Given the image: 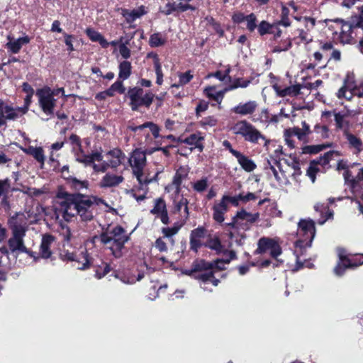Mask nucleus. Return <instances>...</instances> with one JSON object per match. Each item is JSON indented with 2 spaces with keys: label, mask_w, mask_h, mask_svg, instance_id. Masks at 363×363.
<instances>
[{
  "label": "nucleus",
  "mask_w": 363,
  "mask_h": 363,
  "mask_svg": "<svg viewBox=\"0 0 363 363\" xmlns=\"http://www.w3.org/2000/svg\"><path fill=\"white\" fill-rule=\"evenodd\" d=\"M125 160L124 153L117 148H114L102 154V150H96L90 155L77 154L76 160L84 164L86 167L90 166L95 172H105L108 168L116 169L120 166Z\"/></svg>",
  "instance_id": "f257e3e1"
},
{
  "label": "nucleus",
  "mask_w": 363,
  "mask_h": 363,
  "mask_svg": "<svg viewBox=\"0 0 363 363\" xmlns=\"http://www.w3.org/2000/svg\"><path fill=\"white\" fill-rule=\"evenodd\" d=\"M99 240L106 250L115 258H121L126 252L125 244L130 240L125 230L121 225L108 227L99 236H94L92 242Z\"/></svg>",
  "instance_id": "f03ea898"
},
{
  "label": "nucleus",
  "mask_w": 363,
  "mask_h": 363,
  "mask_svg": "<svg viewBox=\"0 0 363 363\" xmlns=\"http://www.w3.org/2000/svg\"><path fill=\"white\" fill-rule=\"evenodd\" d=\"M259 218V213H251L241 209L233 217L231 222L223 224V229L228 232L230 239L241 246L247 238L245 231L250 230Z\"/></svg>",
  "instance_id": "7ed1b4c3"
},
{
  "label": "nucleus",
  "mask_w": 363,
  "mask_h": 363,
  "mask_svg": "<svg viewBox=\"0 0 363 363\" xmlns=\"http://www.w3.org/2000/svg\"><path fill=\"white\" fill-rule=\"evenodd\" d=\"M26 220V216L22 213H17L11 218L9 223L12 235L8 240V245L12 254L26 253L36 261L38 257H35V252L28 250L24 245L23 238L28 226Z\"/></svg>",
  "instance_id": "20e7f679"
},
{
  "label": "nucleus",
  "mask_w": 363,
  "mask_h": 363,
  "mask_svg": "<svg viewBox=\"0 0 363 363\" xmlns=\"http://www.w3.org/2000/svg\"><path fill=\"white\" fill-rule=\"evenodd\" d=\"M211 264L204 259L195 260L189 269H182L181 274L187 275L197 279L201 283V287L205 291H211L206 284L211 283L214 286L218 285L220 281L216 279L211 272H205V270L211 267Z\"/></svg>",
  "instance_id": "39448f33"
},
{
  "label": "nucleus",
  "mask_w": 363,
  "mask_h": 363,
  "mask_svg": "<svg viewBox=\"0 0 363 363\" xmlns=\"http://www.w3.org/2000/svg\"><path fill=\"white\" fill-rule=\"evenodd\" d=\"M315 228L314 222L312 220H301L298 223L297 234L300 239L295 242L294 252L296 256V268L298 270L303 267L301 263L299 255L302 254V250L309 247L315 237Z\"/></svg>",
  "instance_id": "423d86ee"
},
{
  "label": "nucleus",
  "mask_w": 363,
  "mask_h": 363,
  "mask_svg": "<svg viewBox=\"0 0 363 363\" xmlns=\"http://www.w3.org/2000/svg\"><path fill=\"white\" fill-rule=\"evenodd\" d=\"M128 163L132 169L133 174L137 179L141 189L155 180L148 177L146 169V154L144 151L140 149L133 150L128 158Z\"/></svg>",
  "instance_id": "0eeeda50"
},
{
  "label": "nucleus",
  "mask_w": 363,
  "mask_h": 363,
  "mask_svg": "<svg viewBox=\"0 0 363 363\" xmlns=\"http://www.w3.org/2000/svg\"><path fill=\"white\" fill-rule=\"evenodd\" d=\"M76 206L77 208V215L84 221H89L94 218V213L96 210V206L102 203L101 199L78 194L75 196Z\"/></svg>",
  "instance_id": "6e6552de"
},
{
  "label": "nucleus",
  "mask_w": 363,
  "mask_h": 363,
  "mask_svg": "<svg viewBox=\"0 0 363 363\" xmlns=\"http://www.w3.org/2000/svg\"><path fill=\"white\" fill-rule=\"evenodd\" d=\"M235 135H241L246 141L252 143H258L259 140L264 142L267 147L269 143L261 133L250 123L245 120L238 121L231 128Z\"/></svg>",
  "instance_id": "1a4fd4ad"
},
{
  "label": "nucleus",
  "mask_w": 363,
  "mask_h": 363,
  "mask_svg": "<svg viewBox=\"0 0 363 363\" xmlns=\"http://www.w3.org/2000/svg\"><path fill=\"white\" fill-rule=\"evenodd\" d=\"M128 96L133 111H137L140 106L149 107L153 101L154 94L151 91L145 92L140 87H133L128 90Z\"/></svg>",
  "instance_id": "9d476101"
},
{
  "label": "nucleus",
  "mask_w": 363,
  "mask_h": 363,
  "mask_svg": "<svg viewBox=\"0 0 363 363\" xmlns=\"http://www.w3.org/2000/svg\"><path fill=\"white\" fill-rule=\"evenodd\" d=\"M75 196L67 197L56 203L55 209L57 218L62 217L65 221H70L77 215Z\"/></svg>",
  "instance_id": "9b49d317"
},
{
  "label": "nucleus",
  "mask_w": 363,
  "mask_h": 363,
  "mask_svg": "<svg viewBox=\"0 0 363 363\" xmlns=\"http://www.w3.org/2000/svg\"><path fill=\"white\" fill-rule=\"evenodd\" d=\"M346 183L349 184L352 193L356 197H360L361 200L356 201L355 203L361 213L363 214V169H361L355 179L348 170L344 173Z\"/></svg>",
  "instance_id": "f8f14e48"
},
{
  "label": "nucleus",
  "mask_w": 363,
  "mask_h": 363,
  "mask_svg": "<svg viewBox=\"0 0 363 363\" xmlns=\"http://www.w3.org/2000/svg\"><path fill=\"white\" fill-rule=\"evenodd\" d=\"M52 89L48 86L39 89L36 91L38 104L46 115H52L56 105V99L52 96Z\"/></svg>",
  "instance_id": "ddd939ff"
},
{
  "label": "nucleus",
  "mask_w": 363,
  "mask_h": 363,
  "mask_svg": "<svg viewBox=\"0 0 363 363\" xmlns=\"http://www.w3.org/2000/svg\"><path fill=\"white\" fill-rule=\"evenodd\" d=\"M27 112V107L13 108L0 99V127L6 121H14Z\"/></svg>",
  "instance_id": "4468645a"
},
{
  "label": "nucleus",
  "mask_w": 363,
  "mask_h": 363,
  "mask_svg": "<svg viewBox=\"0 0 363 363\" xmlns=\"http://www.w3.org/2000/svg\"><path fill=\"white\" fill-rule=\"evenodd\" d=\"M267 251H269L270 255L275 258L281 253V247L275 239L267 237L261 238L258 240L257 248L255 253L263 254Z\"/></svg>",
  "instance_id": "2eb2a0df"
},
{
  "label": "nucleus",
  "mask_w": 363,
  "mask_h": 363,
  "mask_svg": "<svg viewBox=\"0 0 363 363\" xmlns=\"http://www.w3.org/2000/svg\"><path fill=\"white\" fill-rule=\"evenodd\" d=\"M269 77L272 79L271 81L272 86L276 94L279 97H286V96H296L299 94L301 87L299 85H292L285 88H281L280 85H279L276 82V77L273 75V74H269Z\"/></svg>",
  "instance_id": "dca6fc26"
},
{
  "label": "nucleus",
  "mask_w": 363,
  "mask_h": 363,
  "mask_svg": "<svg viewBox=\"0 0 363 363\" xmlns=\"http://www.w3.org/2000/svg\"><path fill=\"white\" fill-rule=\"evenodd\" d=\"M204 140V135L201 132H196L190 135L182 138L179 137L178 141L181 143H184L190 146L189 151L192 152L195 149H198L199 152L203 150V141Z\"/></svg>",
  "instance_id": "f3484780"
},
{
  "label": "nucleus",
  "mask_w": 363,
  "mask_h": 363,
  "mask_svg": "<svg viewBox=\"0 0 363 363\" xmlns=\"http://www.w3.org/2000/svg\"><path fill=\"white\" fill-rule=\"evenodd\" d=\"M147 13L148 10L147 7L143 5L133 10L124 9L121 11L122 16L125 18V21L129 24H132L135 20L140 18ZM130 28H134L135 26L130 25Z\"/></svg>",
  "instance_id": "a211bd4d"
},
{
  "label": "nucleus",
  "mask_w": 363,
  "mask_h": 363,
  "mask_svg": "<svg viewBox=\"0 0 363 363\" xmlns=\"http://www.w3.org/2000/svg\"><path fill=\"white\" fill-rule=\"evenodd\" d=\"M55 241V238L51 235H44L42 238L41 243L40 245V250L38 255L35 253V257H38V261L40 258L48 259L52 256L51 246Z\"/></svg>",
  "instance_id": "6ab92c4d"
},
{
  "label": "nucleus",
  "mask_w": 363,
  "mask_h": 363,
  "mask_svg": "<svg viewBox=\"0 0 363 363\" xmlns=\"http://www.w3.org/2000/svg\"><path fill=\"white\" fill-rule=\"evenodd\" d=\"M357 31L352 28V25L348 22H344L337 37H333L335 40H339L343 44L352 43L354 39V34Z\"/></svg>",
  "instance_id": "aec40b11"
},
{
  "label": "nucleus",
  "mask_w": 363,
  "mask_h": 363,
  "mask_svg": "<svg viewBox=\"0 0 363 363\" xmlns=\"http://www.w3.org/2000/svg\"><path fill=\"white\" fill-rule=\"evenodd\" d=\"M228 204L221 198L219 201H216L213 206V218L219 223H223L225 220L224 215L228 212Z\"/></svg>",
  "instance_id": "412c9836"
},
{
  "label": "nucleus",
  "mask_w": 363,
  "mask_h": 363,
  "mask_svg": "<svg viewBox=\"0 0 363 363\" xmlns=\"http://www.w3.org/2000/svg\"><path fill=\"white\" fill-rule=\"evenodd\" d=\"M150 213L160 217L161 221L164 224H167L169 222V217L166 208V203L164 201L161 199H157L155 201V206L150 211Z\"/></svg>",
  "instance_id": "4be33fe9"
},
{
  "label": "nucleus",
  "mask_w": 363,
  "mask_h": 363,
  "mask_svg": "<svg viewBox=\"0 0 363 363\" xmlns=\"http://www.w3.org/2000/svg\"><path fill=\"white\" fill-rule=\"evenodd\" d=\"M124 181L122 175H116L111 173L106 174L100 182V186L103 188L114 187Z\"/></svg>",
  "instance_id": "5701e85b"
},
{
  "label": "nucleus",
  "mask_w": 363,
  "mask_h": 363,
  "mask_svg": "<svg viewBox=\"0 0 363 363\" xmlns=\"http://www.w3.org/2000/svg\"><path fill=\"white\" fill-rule=\"evenodd\" d=\"M257 107V104L255 101H249L246 103H240L238 106L233 108L232 111L236 114L246 116L252 114Z\"/></svg>",
  "instance_id": "b1692460"
},
{
  "label": "nucleus",
  "mask_w": 363,
  "mask_h": 363,
  "mask_svg": "<svg viewBox=\"0 0 363 363\" xmlns=\"http://www.w3.org/2000/svg\"><path fill=\"white\" fill-rule=\"evenodd\" d=\"M345 138L349 148L354 154L358 155L363 151V143L360 138L350 133H346Z\"/></svg>",
  "instance_id": "393cba45"
},
{
  "label": "nucleus",
  "mask_w": 363,
  "mask_h": 363,
  "mask_svg": "<svg viewBox=\"0 0 363 363\" xmlns=\"http://www.w3.org/2000/svg\"><path fill=\"white\" fill-rule=\"evenodd\" d=\"M346 87L354 91V95L363 98V82L357 84L354 79L353 74H347L346 77Z\"/></svg>",
  "instance_id": "a878e982"
},
{
  "label": "nucleus",
  "mask_w": 363,
  "mask_h": 363,
  "mask_svg": "<svg viewBox=\"0 0 363 363\" xmlns=\"http://www.w3.org/2000/svg\"><path fill=\"white\" fill-rule=\"evenodd\" d=\"M235 157H236L238 162L241 166V167L247 172L254 171L257 167V165L253 162V160L246 157L240 152L237 154Z\"/></svg>",
  "instance_id": "bb28decb"
},
{
  "label": "nucleus",
  "mask_w": 363,
  "mask_h": 363,
  "mask_svg": "<svg viewBox=\"0 0 363 363\" xmlns=\"http://www.w3.org/2000/svg\"><path fill=\"white\" fill-rule=\"evenodd\" d=\"M314 209L315 211L320 212L321 216L323 217L322 219H319L318 220V223L320 225H323L327 220L333 218V211L330 210L328 205L324 203H316L314 206Z\"/></svg>",
  "instance_id": "cd10ccee"
},
{
  "label": "nucleus",
  "mask_w": 363,
  "mask_h": 363,
  "mask_svg": "<svg viewBox=\"0 0 363 363\" xmlns=\"http://www.w3.org/2000/svg\"><path fill=\"white\" fill-rule=\"evenodd\" d=\"M187 169L183 167H179L177 170L172 180V186L174 187L176 193L178 194L180 191V186L183 180L187 177Z\"/></svg>",
  "instance_id": "c85d7f7f"
},
{
  "label": "nucleus",
  "mask_w": 363,
  "mask_h": 363,
  "mask_svg": "<svg viewBox=\"0 0 363 363\" xmlns=\"http://www.w3.org/2000/svg\"><path fill=\"white\" fill-rule=\"evenodd\" d=\"M229 258L227 259H217L214 262H208V264H211V267L206 269L205 270V272H211L213 274V269H225V265L228 264L230 260L235 258V252L234 251H230L228 253Z\"/></svg>",
  "instance_id": "c756f323"
},
{
  "label": "nucleus",
  "mask_w": 363,
  "mask_h": 363,
  "mask_svg": "<svg viewBox=\"0 0 363 363\" xmlns=\"http://www.w3.org/2000/svg\"><path fill=\"white\" fill-rule=\"evenodd\" d=\"M29 42L30 38L28 36H23L16 40H10L7 43L6 46L13 53H18L22 46L29 43Z\"/></svg>",
  "instance_id": "7c9ffc66"
},
{
  "label": "nucleus",
  "mask_w": 363,
  "mask_h": 363,
  "mask_svg": "<svg viewBox=\"0 0 363 363\" xmlns=\"http://www.w3.org/2000/svg\"><path fill=\"white\" fill-rule=\"evenodd\" d=\"M204 93L207 97H208L210 99L214 100L218 104H221L224 97L223 91H216V86H214L205 88Z\"/></svg>",
  "instance_id": "2f4dec72"
},
{
  "label": "nucleus",
  "mask_w": 363,
  "mask_h": 363,
  "mask_svg": "<svg viewBox=\"0 0 363 363\" xmlns=\"http://www.w3.org/2000/svg\"><path fill=\"white\" fill-rule=\"evenodd\" d=\"M67 183L72 189L76 191L86 189L89 186V183L86 180H79L71 176L67 178Z\"/></svg>",
  "instance_id": "473e14b6"
},
{
  "label": "nucleus",
  "mask_w": 363,
  "mask_h": 363,
  "mask_svg": "<svg viewBox=\"0 0 363 363\" xmlns=\"http://www.w3.org/2000/svg\"><path fill=\"white\" fill-rule=\"evenodd\" d=\"M189 201L186 198L182 196L178 201L174 200L175 210L181 213L182 217L187 219L189 217Z\"/></svg>",
  "instance_id": "72a5a7b5"
},
{
  "label": "nucleus",
  "mask_w": 363,
  "mask_h": 363,
  "mask_svg": "<svg viewBox=\"0 0 363 363\" xmlns=\"http://www.w3.org/2000/svg\"><path fill=\"white\" fill-rule=\"evenodd\" d=\"M277 167L278 169L269 164L270 172H269V174L271 175L272 174L279 184H286L288 181L284 173L280 169L279 163H277Z\"/></svg>",
  "instance_id": "f704fd0d"
},
{
  "label": "nucleus",
  "mask_w": 363,
  "mask_h": 363,
  "mask_svg": "<svg viewBox=\"0 0 363 363\" xmlns=\"http://www.w3.org/2000/svg\"><path fill=\"white\" fill-rule=\"evenodd\" d=\"M324 22L326 26L332 32L333 37H337L339 32L341 29L343 21L339 18L336 19H325Z\"/></svg>",
  "instance_id": "c9c22d12"
},
{
  "label": "nucleus",
  "mask_w": 363,
  "mask_h": 363,
  "mask_svg": "<svg viewBox=\"0 0 363 363\" xmlns=\"http://www.w3.org/2000/svg\"><path fill=\"white\" fill-rule=\"evenodd\" d=\"M182 225V223L177 222L172 227L163 228L162 229V233H163L164 236L169 239L170 242L173 244L174 240L172 239V236L179 232Z\"/></svg>",
  "instance_id": "e433bc0d"
},
{
  "label": "nucleus",
  "mask_w": 363,
  "mask_h": 363,
  "mask_svg": "<svg viewBox=\"0 0 363 363\" xmlns=\"http://www.w3.org/2000/svg\"><path fill=\"white\" fill-rule=\"evenodd\" d=\"M118 77L122 80L127 79L131 74V63L127 60H124L119 64Z\"/></svg>",
  "instance_id": "4c0bfd02"
},
{
  "label": "nucleus",
  "mask_w": 363,
  "mask_h": 363,
  "mask_svg": "<svg viewBox=\"0 0 363 363\" xmlns=\"http://www.w3.org/2000/svg\"><path fill=\"white\" fill-rule=\"evenodd\" d=\"M193 189L197 193L204 192L208 186V180L207 177H203L201 179L191 182Z\"/></svg>",
  "instance_id": "58836bf2"
},
{
  "label": "nucleus",
  "mask_w": 363,
  "mask_h": 363,
  "mask_svg": "<svg viewBox=\"0 0 363 363\" xmlns=\"http://www.w3.org/2000/svg\"><path fill=\"white\" fill-rule=\"evenodd\" d=\"M350 24L352 25V28L356 31L360 30L363 32V6L360 8V14L359 16H353Z\"/></svg>",
  "instance_id": "ea45409f"
},
{
  "label": "nucleus",
  "mask_w": 363,
  "mask_h": 363,
  "mask_svg": "<svg viewBox=\"0 0 363 363\" xmlns=\"http://www.w3.org/2000/svg\"><path fill=\"white\" fill-rule=\"evenodd\" d=\"M166 42V39L161 33H156L150 35L149 45L152 48H157L163 45Z\"/></svg>",
  "instance_id": "a19ab883"
},
{
  "label": "nucleus",
  "mask_w": 363,
  "mask_h": 363,
  "mask_svg": "<svg viewBox=\"0 0 363 363\" xmlns=\"http://www.w3.org/2000/svg\"><path fill=\"white\" fill-rule=\"evenodd\" d=\"M178 76H179V82H178V84H172V88H174V87L178 88L180 86H184V85L188 84L194 77L191 71H187L184 73H179Z\"/></svg>",
  "instance_id": "79ce46f5"
},
{
  "label": "nucleus",
  "mask_w": 363,
  "mask_h": 363,
  "mask_svg": "<svg viewBox=\"0 0 363 363\" xmlns=\"http://www.w3.org/2000/svg\"><path fill=\"white\" fill-rule=\"evenodd\" d=\"M206 246L217 253H220L223 251V246L218 238H210L207 241Z\"/></svg>",
  "instance_id": "37998d69"
},
{
  "label": "nucleus",
  "mask_w": 363,
  "mask_h": 363,
  "mask_svg": "<svg viewBox=\"0 0 363 363\" xmlns=\"http://www.w3.org/2000/svg\"><path fill=\"white\" fill-rule=\"evenodd\" d=\"M337 96L339 99L345 98L348 101L351 100L353 96H355L354 91H352L346 87V79L344 81L343 86L341 87L337 93Z\"/></svg>",
  "instance_id": "c03bdc74"
},
{
  "label": "nucleus",
  "mask_w": 363,
  "mask_h": 363,
  "mask_svg": "<svg viewBox=\"0 0 363 363\" xmlns=\"http://www.w3.org/2000/svg\"><path fill=\"white\" fill-rule=\"evenodd\" d=\"M350 259L346 260L345 264L350 266V268L356 267L363 264V254H357L349 257Z\"/></svg>",
  "instance_id": "a18cd8bd"
},
{
  "label": "nucleus",
  "mask_w": 363,
  "mask_h": 363,
  "mask_svg": "<svg viewBox=\"0 0 363 363\" xmlns=\"http://www.w3.org/2000/svg\"><path fill=\"white\" fill-rule=\"evenodd\" d=\"M296 35L301 43L307 44L313 40V35L306 30L298 28L296 30Z\"/></svg>",
  "instance_id": "49530a36"
},
{
  "label": "nucleus",
  "mask_w": 363,
  "mask_h": 363,
  "mask_svg": "<svg viewBox=\"0 0 363 363\" xmlns=\"http://www.w3.org/2000/svg\"><path fill=\"white\" fill-rule=\"evenodd\" d=\"M177 9L178 12H184L188 10L195 11L196 6L191 4L189 0H179L177 3Z\"/></svg>",
  "instance_id": "de8ad7c7"
},
{
  "label": "nucleus",
  "mask_w": 363,
  "mask_h": 363,
  "mask_svg": "<svg viewBox=\"0 0 363 363\" xmlns=\"http://www.w3.org/2000/svg\"><path fill=\"white\" fill-rule=\"evenodd\" d=\"M11 189V180L5 179L0 180V199L8 195Z\"/></svg>",
  "instance_id": "09e8293b"
},
{
  "label": "nucleus",
  "mask_w": 363,
  "mask_h": 363,
  "mask_svg": "<svg viewBox=\"0 0 363 363\" xmlns=\"http://www.w3.org/2000/svg\"><path fill=\"white\" fill-rule=\"evenodd\" d=\"M245 22H246V27L247 30L250 32L254 31L257 26V17L254 13L247 15Z\"/></svg>",
  "instance_id": "8fccbe9b"
},
{
  "label": "nucleus",
  "mask_w": 363,
  "mask_h": 363,
  "mask_svg": "<svg viewBox=\"0 0 363 363\" xmlns=\"http://www.w3.org/2000/svg\"><path fill=\"white\" fill-rule=\"evenodd\" d=\"M69 141L71 144L73 145V150L77 151L75 153V156L77 155V154H84L81 148V141L79 136L74 134L71 135L69 137Z\"/></svg>",
  "instance_id": "3c124183"
},
{
  "label": "nucleus",
  "mask_w": 363,
  "mask_h": 363,
  "mask_svg": "<svg viewBox=\"0 0 363 363\" xmlns=\"http://www.w3.org/2000/svg\"><path fill=\"white\" fill-rule=\"evenodd\" d=\"M108 91L110 93V96H113L115 92L123 94L125 91V88L122 82L116 81L108 89Z\"/></svg>",
  "instance_id": "603ef678"
},
{
  "label": "nucleus",
  "mask_w": 363,
  "mask_h": 363,
  "mask_svg": "<svg viewBox=\"0 0 363 363\" xmlns=\"http://www.w3.org/2000/svg\"><path fill=\"white\" fill-rule=\"evenodd\" d=\"M222 198L227 204L230 203L234 206H238L240 205V201H242V194H239L234 196L223 195Z\"/></svg>",
  "instance_id": "864d4df0"
},
{
  "label": "nucleus",
  "mask_w": 363,
  "mask_h": 363,
  "mask_svg": "<svg viewBox=\"0 0 363 363\" xmlns=\"http://www.w3.org/2000/svg\"><path fill=\"white\" fill-rule=\"evenodd\" d=\"M257 28L258 32L261 35L267 33H274L273 30L274 28L265 21H262L258 26Z\"/></svg>",
  "instance_id": "5fc2aeb1"
},
{
  "label": "nucleus",
  "mask_w": 363,
  "mask_h": 363,
  "mask_svg": "<svg viewBox=\"0 0 363 363\" xmlns=\"http://www.w3.org/2000/svg\"><path fill=\"white\" fill-rule=\"evenodd\" d=\"M31 156H33L40 164L41 167H43L45 160L43 148L41 147H38Z\"/></svg>",
  "instance_id": "6e6d98bb"
},
{
  "label": "nucleus",
  "mask_w": 363,
  "mask_h": 363,
  "mask_svg": "<svg viewBox=\"0 0 363 363\" xmlns=\"http://www.w3.org/2000/svg\"><path fill=\"white\" fill-rule=\"evenodd\" d=\"M217 119L213 116H208L201 120L199 124L201 127L206 129L208 127L215 126L217 124Z\"/></svg>",
  "instance_id": "4d7b16f0"
},
{
  "label": "nucleus",
  "mask_w": 363,
  "mask_h": 363,
  "mask_svg": "<svg viewBox=\"0 0 363 363\" xmlns=\"http://www.w3.org/2000/svg\"><path fill=\"white\" fill-rule=\"evenodd\" d=\"M288 133H291L293 136L297 137L301 141H305L306 139L307 135L298 127L288 129Z\"/></svg>",
  "instance_id": "13d9d810"
},
{
  "label": "nucleus",
  "mask_w": 363,
  "mask_h": 363,
  "mask_svg": "<svg viewBox=\"0 0 363 363\" xmlns=\"http://www.w3.org/2000/svg\"><path fill=\"white\" fill-rule=\"evenodd\" d=\"M319 171V167L315 164V162H314V161H312L307 170V175L310 177L313 183L315 181V174Z\"/></svg>",
  "instance_id": "bf43d9fd"
},
{
  "label": "nucleus",
  "mask_w": 363,
  "mask_h": 363,
  "mask_svg": "<svg viewBox=\"0 0 363 363\" xmlns=\"http://www.w3.org/2000/svg\"><path fill=\"white\" fill-rule=\"evenodd\" d=\"M127 43L124 42L123 43H120L119 45V52L123 58L128 59L131 56L130 49L128 47Z\"/></svg>",
  "instance_id": "052dcab7"
},
{
  "label": "nucleus",
  "mask_w": 363,
  "mask_h": 363,
  "mask_svg": "<svg viewBox=\"0 0 363 363\" xmlns=\"http://www.w3.org/2000/svg\"><path fill=\"white\" fill-rule=\"evenodd\" d=\"M116 278L120 279L123 283L126 284H133L136 282L135 276L130 274H123L116 275Z\"/></svg>",
  "instance_id": "680f3d73"
},
{
  "label": "nucleus",
  "mask_w": 363,
  "mask_h": 363,
  "mask_svg": "<svg viewBox=\"0 0 363 363\" xmlns=\"http://www.w3.org/2000/svg\"><path fill=\"white\" fill-rule=\"evenodd\" d=\"M299 20H302L305 26L306 30L311 33V30L314 28L315 24V18L311 17H303L301 18Z\"/></svg>",
  "instance_id": "e2e57ef3"
},
{
  "label": "nucleus",
  "mask_w": 363,
  "mask_h": 363,
  "mask_svg": "<svg viewBox=\"0 0 363 363\" xmlns=\"http://www.w3.org/2000/svg\"><path fill=\"white\" fill-rule=\"evenodd\" d=\"M345 262H346V260L340 261L337 263V266L334 269V272L335 275L340 277L344 274L346 269L350 268V266L348 264H345Z\"/></svg>",
  "instance_id": "0e129e2a"
},
{
  "label": "nucleus",
  "mask_w": 363,
  "mask_h": 363,
  "mask_svg": "<svg viewBox=\"0 0 363 363\" xmlns=\"http://www.w3.org/2000/svg\"><path fill=\"white\" fill-rule=\"evenodd\" d=\"M166 16L170 15L174 11H178L177 9V2H168L166 4L164 10L160 11Z\"/></svg>",
  "instance_id": "69168bd1"
},
{
  "label": "nucleus",
  "mask_w": 363,
  "mask_h": 363,
  "mask_svg": "<svg viewBox=\"0 0 363 363\" xmlns=\"http://www.w3.org/2000/svg\"><path fill=\"white\" fill-rule=\"evenodd\" d=\"M86 35L93 42H99L103 36L100 33L91 28H87L86 30Z\"/></svg>",
  "instance_id": "338daca9"
},
{
  "label": "nucleus",
  "mask_w": 363,
  "mask_h": 363,
  "mask_svg": "<svg viewBox=\"0 0 363 363\" xmlns=\"http://www.w3.org/2000/svg\"><path fill=\"white\" fill-rule=\"evenodd\" d=\"M206 230L204 228L199 227L193 230L190 237L196 240H199L205 236Z\"/></svg>",
  "instance_id": "774afa93"
}]
</instances>
